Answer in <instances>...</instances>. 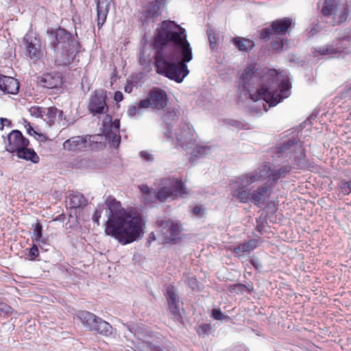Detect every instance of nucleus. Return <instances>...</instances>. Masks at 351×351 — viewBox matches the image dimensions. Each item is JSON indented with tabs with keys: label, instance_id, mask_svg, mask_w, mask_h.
I'll use <instances>...</instances> for the list:
<instances>
[{
	"label": "nucleus",
	"instance_id": "f257e3e1",
	"mask_svg": "<svg viewBox=\"0 0 351 351\" xmlns=\"http://www.w3.org/2000/svg\"><path fill=\"white\" fill-rule=\"evenodd\" d=\"M153 44L157 72L182 82L189 73L186 63L193 58L185 29L173 21H163L155 31Z\"/></svg>",
	"mask_w": 351,
	"mask_h": 351
},
{
	"label": "nucleus",
	"instance_id": "f03ea898",
	"mask_svg": "<svg viewBox=\"0 0 351 351\" xmlns=\"http://www.w3.org/2000/svg\"><path fill=\"white\" fill-rule=\"evenodd\" d=\"M102 206L107 208L108 219L105 233L126 245L138 241L143 235V222L141 217L126 211L120 202L108 196Z\"/></svg>",
	"mask_w": 351,
	"mask_h": 351
},
{
	"label": "nucleus",
	"instance_id": "7ed1b4c3",
	"mask_svg": "<svg viewBox=\"0 0 351 351\" xmlns=\"http://www.w3.org/2000/svg\"><path fill=\"white\" fill-rule=\"evenodd\" d=\"M275 71L264 77L263 82L260 88H256V93H252L254 84L258 81L255 75V66H247L239 80V88H243L250 94V99L254 101L263 100L269 104V106H274L282 99L289 97L291 84L287 80H282L279 75H274Z\"/></svg>",
	"mask_w": 351,
	"mask_h": 351
},
{
	"label": "nucleus",
	"instance_id": "20e7f679",
	"mask_svg": "<svg viewBox=\"0 0 351 351\" xmlns=\"http://www.w3.org/2000/svg\"><path fill=\"white\" fill-rule=\"evenodd\" d=\"M50 43L55 53V63L58 66H68L79 51L80 43L64 29L47 30Z\"/></svg>",
	"mask_w": 351,
	"mask_h": 351
},
{
	"label": "nucleus",
	"instance_id": "39448f33",
	"mask_svg": "<svg viewBox=\"0 0 351 351\" xmlns=\"http://www.w3.org/2000/svg\"><path fill=\"white\" fill-rule=\"evenodd\" d=\"M187 193L186 189L180 180L168 178L160 180L158 190L154 191V197L163 202L169 198L183 197Z\"/></svg>",
	"mask_w": 351,
	"mask_h": 351
},
{
	"label": "nucleus",
	"instance_id": "423d86ee",
	"mask_svg": "<svg viewBox=\"0 0 351 351\" xmlns=\"http://www.w3.org/2000/svg\"><path fill=\"white\" fill-rule=\"evenodd\" d=\"M270 171V167L267 165H263L261 168L250 172L248 173L243 174L236 178L234 182H232V194L234 197L236 198V193L239 191H250L247 187L258 181H261L265 178L269 176V171Z\"/></svg>",
	"mask_w": 351,
	"mask_h": 351
},
{
	"label": "nucleus",
	"instance_id": "0eeeda50",
	"mask_svg": "<svg viewBox=\"0 0 351 351\" xmlns=\"http://www.w3.org/2000/svg\"><path fill=\"white\" fill-rule=\"evenodd\" d=\"M275 154L277 158H282L285 160L293 158L295 162H298V159H302L305 156L302 142L294 137L276 147Z\"/></svg>",
	"mask_w": 351,
	"mask_h": 351
},
{
	"label": "nucleus",
	"instance_id": "6e6552de",
	"mask_svg": "<svg viewBox=\"0 0 351 351\" xmlns=\"http://www.w3.org/2000/svg\"><path fill=\"white\" fill-rule=\"evenodd\" d=\"M77 317L82 324L90 330L97 332L105 336H109L112 334V327L111 325L92 313L81 311L78 313Z\"/></svg>",
	"mask_w": 351,
	"mask_h": 351
},
{
	"label": "nucleus",
	"instance_id": "1a4fd4ad",
	"mask_svg": "<svg viewBox=\"0 0 351 351\" xmlns=\"http://www.w3.org/2000/svg\"><path fill=\"white\" fill-rule=\"evenodd\" d=\"M271 192V188L267 184H263L252 192L245 191H237L236 193V199L242 203L252 202L254 205L259 206L264 204L265 200L270 196Z\"/></svg>",
	"mask_w": 351,
	"mask_h": 351
},
{
	"label": "nucleus",
	"instance_id": "9d476101",
	"mask_svg": "<svg viewBox=\"0 0 351 351\" xmlns=\"http://www.w3.org/2000/svg\"><path fill=\"white\" fill-rule=\"evenodd\" d=\"M156 223L161 228V243H168L176 241V237L180 233L182 229L178 221H172L166 217H159Z\"/></svg>",
	"mask_w": 351,
	"mask_h": 351
},
{
	"label": "nucleus",
	"instance_id": "9b49d317",
	"mask_svg": "<svg viewBox=\"0 0 351 351\" xmlns=\"http://www.w3.org/2000/svg\"><path fill=\"white\" fill-rule=\"evenodd\" d=\"M292 19L288 17L274 21L270 27L264 28L261 31V38L269 40L274 36H284L291 28Z\"/></svg>",
	"mask_w": 351,
	"mask_h": 351
},
{
	"label": "nucleus",
	"instance_id": "f8f14e48",
	"mask_svg": "<svg viewBox=\"0 0 351 351\" xmlns=\"http://www.w3.org/2000/svg\"><path fill=\"white\" fill-rule=\"evenodd\" d=\"M164 0H152L141 8L139 14V20L143 25H147L155 22L161 14V6Z\"/></svg>",
	"mask_w": 351,
	"mask_h": 351
},
{
	"label": "nucleus",
	"instance_id": "ddd939ff",
	"mask_svg": "<svg viewBox=\"0 0 351 351\" xmlns=\"http://www.w3.org/2000/svg\"><path fill=\"white\" fill-rule=\"evenodd\" d=\"M166 298L168 303L169 309L173 318L181 324H184L182 319V312L184 309L180 301V298L176 288L173 286L167 287Z\"/></svg>",
	"mask_w": 351,
	"mask_h": 351
},
{
	"label": "nucleus",
	"instance_id": "4468645a",
	"mask_svg": "<svg viewBox=\"0 0 351 351\" xmlns=\"http://www.w3.org/2000/svg\"><path fill=\"white\" fill-rule=\"evenodd\" d=\"M106 92L104 90H95L89 98L88 110L93 115L105 114L108 110L106 104Z\"/></svg>",
	"mask_w": 351,
	"mask_h": 351
},
{
	"label": "nucleus",
	"instance_id": "2eb2a0df",
	"mask_svg": "<svg viewBox=\"0 0 351 351\" xmlns=\"http://www.w3.org/2000/svg\"><path fill=\"white\" fill-rule=\"evenodd\" d=\"M175 136L178 145L186 151L191 150L195 144L193 130L186 123L180 124Z\"/></svg>",
	"mask_w": 351,
	"mask_h": 351
},
{
	"label": "nucleus",
	"instance_id": "dca6fc26",
	"mask_svg": "<svg viewBox=\"0 0 351 351\" xmlns=\"http://www.w3.org/2000/svg\"><path fill=\"white\" fill-rule=\"evenodd\" d=\"M25 45V55L31 59L39 60L43 55L41 43L39 38L30 34H26L23 38Z\"/></svg>",
	"mask_w": 351,
	"mask_h": 351
},
{
	"label": "nucleus",
	"instance_id": "f3484780",
	"mask_svg": "<svg viewBox=\"0 0 351 351\" xmlns=\"http://www.w3.org/2000/svg\"><path fill=\"white\" fill-rule=\"evenodd\" d=\"M103 124L105 128L106 138L118 146L121 141V136L119 135L120 121L115 119L114 121H112L111 117L106 115Z\"/></svg>",
	"mask_w": 351,
	"mask_h": 351
},
{
	"label": "nucleus",
	"instance_id": "a211bd4d",
	"mask_svg": "<svg viewBox=\"0 0 351 351\" xmlns=\"http://www.w3.org/2000/svg\"><path fill=\"white\" fill-rule=\"evenodd\" d=\"M8 143L5 149L10 153H15L23 147L29 146V141L17 130H12L8 136Z\"/></svg>",
	"mask_w": 351,
	"mask_h": 351
},
{
	"label": "nucleus",
	"instance_id": "6ab92c4d",
	"mask_svg": "<svg viewBox=\"0 0 351 351\" xmlns=\"http://www.w3.org/2000/svg\"><path fill=\"white\" fill-rule=\"evenodd\" d=\"M38 84L48 89L57 88L63 83L62 75L58 72L44 73L38 77Z\"/></svg>",
	"mask_w": 351,
	"mask_h": 351
},
{
	"label": "nucleus",
	"instance_id": "aec40b11",
	"mask_svg": "<svg viewBox=\"0 0 351 351\" xmlns=\"http://www.w3.org/2000/svg\"><path fill=\"white\" fill-rule=\"evenodd\" d=\"M86 147L87 141L81 136L71 137L63 143V149L72 153L84 151Z\"/></svg>",
	"mask_w": 351,
	"mask_h": 351
},
{
	"label": "nucleus",
	"instance_id": "412c9836",
	"mask_svg": "<svg viewBox=\"0 0 351 351\" xmlns=\"http://www.w3.org/2000/svg\"><path fill=\"white\" fill-rule=\"evenodd\" d=\"M149 96L152 101V108L162 110L167 104V97L165 92L158 88L151 90Z\"/></svg>",
	"mask_w": 351,
	"mask_h": 351
},
{
	"label": "nucleus",
	"instance_id": "4be33fe9",
	"mask_svg": "<svg viewBox=\"0 0 351 351\" xmlns=\"http://www.w3.org/2000/svg\"><path fill=\"white\" fill-rule=\"evenodd\" d=\"M0 90L6 94L15 95L19 90V83L15 78L0 74Z\"/></svg>",
	"mask_w": 351,
	"mask_h": 351
},
{
	"label": "nucleus",
	"instance_id": "5701e85b",
	"mask_svg": "<svg viewBox=\"0 0 351 351\" xmlns=\"http://www.w3.org/2000/svg\"><path fill=\"white\" fill-rule=\"evenodd\" d=\"M112 0H96L97 27L101 29L106 22Z\"/></svg>",
	"mask_w": 351,
	"mask_h": 351
},
{
	"label": "nucleus",
	"instance_id": "b1692460",
	"mask_svg": "<svg viewBox=\"0 0 351 351\" xmlns=\"http://www.w3.org/2000/svg\"><path fill=\"white\" fill-rule=\"evenodd\" d=\"M348 6L346 3L334 6L332 12L328 16L333 15V25H339L344 22L348 16Z\"/></svg>",
	"mask_w": 351,
	"mask_h": 351
},
{
	"label": "nucleus",
	"instance_id": "393cba45",
	"mask_svg": "<svg viewBox=\"0 0 351 351\" xmlns=\"http://www.w3.org/2000/svg\"><path fill=\"white\" fill-rule=\"evenodd\" d=\"M15 153L19 158L31 161L34 164L38 163L40 160L39 156L35 151L32 148H28V146L23 147Z\"/></svg>",
	"mask_w": 351,
	"mask_h": 351
},
{
	"label": "nucleus",
	"instance_id": "a878e982",
	"mask_svg": "<svg viewBox=\"0 0 351 351\" xmlns=\"http://www.w3.org/2000/svg\"><path fill=\"white\" fill-rule=\"evenodd\" d=\"M258 241L256 239H252L247 242L240 243L237 247H234L233 252L238 256H242L245 252H250L258 247Z\"/></svg>",
	"mask_w": 351,
	"mask_h": 351
},
{
	"label": "nucleus",
	"instance_id": "bb28decb",
	"mask_svg": "<svg viewBox=\"0 0 351 351\" xmlns=\"http://www.w3.org/2000/svg\"><path fill=\"white\" fill-rule=\"evenodd\" d=\"M232 43L241 51H249L254 47V41L243 37H234Z\"/></svg>",
	"mask_w": 351,
	"mask_h": 351
},
{
	"label": "nucleus",
	"instance_id": "cd10ccee",
	"mask_svg": "<svg viewBox=\"0 0 351 351\" xmlns=\"http://www.w3.org/2000/svg\"><path fill=\"white\" fill-rule=\"evenodd\" d=\"M190 160L193 162L196 158H202L210 153V147L208 146L195 145L191 149Z\"/></svg>",
	"mask_w": 351,
	"mask_h": 351
},
{
	"label": "nucleus",
	"instance_id": "c85d7f7f",
	"mask_svg": "<svg viewBox=\"0 0 351 351\" xmlns=\"http://www.w3.org/2000/svg\"><path fill=\"white\" fill-rule=\"evenodd\" d=\"M87 201L84 196L80 193L72 194L70 196L71 208H81L86 205Z\"/></svg>",
	"mask_w": 351,
	"mask_h": 351
},
{
	"label": "nucleus",
	"instance_id": "c756f323",
	"mask_svg": "<svg viewBox=\"0 0 351 351\" xmlns=\"http://www.w3.org/2000/svg\"><path fill=\"white\" fill-rule=\"evenodd\" d=\"M43 226L39 222L36 223L33 232L32 239L37 243H45V240L42 237Z\"/></svg>",
	"mask_w": 351,
	"mask_h": 351
},
{
	"label": "nucleus",
	"instance_id": "7c9ffc66",
	"mask_svg": "<svg viewBox=\"0 0 351 351\" xmlns=\"http://www.w3.org/2000/svg\"><path fill=\"white\" fill-rule=\"evenodd\" d=\"M291 167L289 165H285L281 168H280L278 170L273 172L271 174V179L273 181H276L280 178L285 177L286 175L291 171Z\"/></svg>",
	"mask_w": 351,
	"mask_h": 351
},
{
	"label": "nucleus",
	"instance_id": "2f4dec72",
	"mask_svg": "<svg viewBox=\"0 0 351 351\" xmlns=\"http://www.w3.org/2000/svg\"><path fill=\"white\" fill-rule=\"evenodd\" d=\"M341 47H337L335 48L332 45H327L326 47H319L318 49H315L320 55H333L341 51Z\"/></svg>",
	"mask_w": 351,
	"mask_h": 351
},
{
	"label": "nucleus",
	"instance_id": "473e14b6",
	"mask_svg": "<svg viewBox=\"0 0 351 351\" xmlns=\"http://www.w3.org/2000/svg\"><path fill=\"white\" fill-rule=\"evenodd\" d=\"M287 42V40H285L284 39L274 40L271 43V46L274 50L280 52L288 49Z\"/></svg>",
	"mask_w": 351,
	"mask_h": 351
},
{
	"label": "nucleus",
	"instance_id": "72a5a7b5",
	"mask_svg": "<svg viewBox=\"0 0 351 351\" xmlns=\"http://www.w3.org/2000/svg\"><path fill=\"white\" fill-rule=\"evenodd\" d=\"M138 348L140 351H163L160 346L145 341L140 343Z\"/></svg>",
	"mask_w": 351,
	"mask_h": 351
},
{
	"label": "nucleus",
	"instance_id": "f704fd0d",
	"mask_svg": "<svg viewBox=\"0 0 351 351\" xmlns=\"http://www.w3.org/2000/svg\"><path fill=\"white\" fill-rule=\"evenodd\" d=\"M45 110V115L47 117V122L51 125L54 123L56 116L58 114V112H59V110L56 108V107H50Z\"/></svg>",
	"mask_w": 351,
	"mask_h": 351
},
{
	"label": "nucleus",
	"instance_id": "c9c22d12",
	"mask_svg": "<svg viewBox=\"0 0 351 351\" xmlns=\"http://www.w3.org/2000/svg\"><path fill=\"white\" fill-rule=\"evenodd\" d=\"M140 190L147 201L152 202V199L155 198L154 191L153 192L147 185L143 184L140 186Z\"/></svg>",
	"mask_w": 351,
	"mask_h": 351
},
{
	"label": "nucleus",
	"instance_id": "e433bc0d",
	"mask_svg": "<svg viewBox=\"0 0 351 351\" xmlns=\"http://www.w3.org/2000/svg\"><path fill=\"white\" fill-rule=\"evenodd\" d=\"M177 118L176 112L174 110H169L162 116V120L167 125H170L171 122Z\"/></svg>",
	"mask_w": 351,
	"mask_h": 351
},
{
	"label": "nucleus",
	"instance_id": "4c0bfd02",
	"mask_svg": "<svg viewBox=\"0 0 351 351\" xmlns=\"http://www.w3.org/2000/svg\"><path fill=\"white\" fill-rule=\"evenodd\" d=\"M206 34L208 35L210 48L212 50H214L217 47V38L215 36V30L211 27H208L207 29Z\"/></svg>",
	"mask_w": 351,
	"mask_h": 351
},
{
	"label": "nucleus",
	"instance_id": "58836bf2",
	"mask_svg": "<svg viewBox=\"0 0 351 351\" xmlns=\"http://www.w3.org/2000/svg\"><path fill=\"white\" fill-rule=\"evenodd\" d=\"M127 328L128 332H125V337L128 341H133L132 339V335L136 336L137 335V332L138 330V328L135 325H127L125 326Z\"/></svg>",
	"mask_w": 351,
	"mask_h": 351
},
{
	"label": "nucleus",
	"instance_id": "ea45409f",
	"mask_svg": "<svg viewBox=\"0 0 351 351\" xmlns=\"http://www.w3.org/2000/svg\"><path fill=\"white\" fill-rule=\"evenodd\" d=\"M334 1L335 0H325V5L322 9V12L324 16H328V15L332 12Z\"/></svg>",
	"mask_w": 351,
	"mask_h": 351
},
{
	"label": "nucleus",
	"instance_id": "a19ab883",
	"mask_svg": "<svg viewBox=\"0 0 351 351\" xmlns=\"http://www.w3.org/2000/svg\"><path fill=\"white\" fill-rule=\"evenodd\" d=\"M29 112L33 117L39 118L43 117L45 114V110L39 106H32L29 108Z\"/></svg>",
	"mask_w": 351,
	"mask_h": 351
},
{
	"label": "nucleus",
	"instance_id": "79ce46f5",
	"mask_svg": "<svg viewBox=\"0 0 351 351\" xmlns=\"http://www.w3.org/2000/svg\"><path fill=\"white\" fill-rule=\"evenodd\" d=\"M212 316L216 320H223L224 319H229L230 317L228 315H225L219 308H214L212 311Z\"/></svg>",
	"mask_w": 351,
	"mask_h": 351
},
{
	"label": "nucleus",
	"instance_id": "37998d69",
	"mask_svg": "<svg viewBox=\"0 0 351 351\" xmlns=\"http://www.w3.org/2000/svg\"><path fill=\"white\" fill-rule=\"evenodd\" d=\"M340 188L343 195H348L351 193V180L341 182Z\"/></svg>",
	"mask_w": 351,
	"mask_h": 351
},
{
	"label": "nucleus",
	"instance_id": "c03bdc74",
	"mask_svg": "<svg viewBox=\"0 0 351 351\" xmlns=\"http://www.w3.org/2000/svg\"><path fill=\"white\" fill-rule=\"evenodd\" d=\"M12 311V308L9 305L5 303H0V315H7L11 313Z\"/></svg>",
	"mask_w": 351,
	"mask_h": 351
},
{
	"label": "nucleus",
	"instance_id": "a18cd8bd",
	"mask_svg": "<svg viewBox=\"0 0 351 351\" xmlns=\"http://www.w3.org/2000/svg\"><path fill=\"white\" fill-rule=\"evenodd\" d=\"M140 108H138V105L130 106L128 110V115L130 117H134L136 114L140 113Z\"/></svg>",
	"mask_w": 351,
	"mask_h": 351
},
{
	"label": "nucleus",
	"instance_id": "49530a36",
	"mask_svg": "<svg viewBox=\"0 0 351 351\" xmlns=\"http://www.w3.org/2000/svg\"><path fill=\"white\" fill-rule=\"evenodd\" d=\"M38 250L36 245L34 244L29 250V256L30 260H34L38 256Z\"/></svg>",
	"mask_w": 351,
	"mask_h": 351
},
{
	"label": "nucleus",
	"instance_id": "de8ad7c7",
	"mask_svg": "<svg viewBox=\"0 0 351 351\" xmlns=\"http://www.w3.org/2000/svg\"><path fill=\"white\" fill-rule=\"evenodd\" d=\"M152 101L150 100V98H149V96L147 98V99H145L143 100H141L137 105H138V108H140V110L141 108H147L149 106L152 107Z\"/></svg>",
	"mask_w": 351,
	"mask_h": 351
},
{
	"label": "nucleus",
	"instance_id": "09e8293b",
	"mask_svg": "<svg viewBox=\"0 0 351 351\" xmlns=\"http://www.w3.org/2000/svg\"><path fill=\"white\" fill-rule=\"evenodd\" d=\"M192 213L197 217H202L204 214V209L201 206H195L192 209Z\"/></svg>",
	"mask_w": 351,
	"mask_h": 351
},
{
	"label": "nucleus",
	"instance_id": "8fccbe9b",
	"mask_svg": "<svg viewBox=\"0 0 351 351\" xmlns=\"http://www.w3.org/2000/svg\"><path fill=\"white\" fill-rule=\"evenodd\" d=\"M210 330L209 324H203L198 327L197 332L199 335H207Z\"/></svg>",
	"mask_w": 351,
	"mask_h": 351
},
{
	"label": "nucleus",
	"instance_id": "3c124183",
	"mask_svg": "<svg viewBox=\"0 0 351 351\" xmlns=\"http://www.w3.org/2000/svg\"><path fill=\"white\" fill-rule=\"evenodd\" d=\"M141 157L144 159L145 161L152 162L154 160V156L152 154H149L146 151H143L140 153Z\"/></svg>",
	"mask_w": 351,
	"mask_h": 351
},
{
	"label": "nucleus",
	"instance_id": "603ef678",
	"mask_svg": "<svg viewBox=\"0 0 351 351\" xmlns=\"http://www.w3.org/2000/svg\"><path fill=\"white\" fill-rule=\"evenodd\" d=\"M246 286L242 284H237L234 286L232 290L234 292L243 293L246 289Z\"/></svg>",
	"mask_w": 351,
	"mask_h": 351
},
{
	"label": "nucleus",
	"instance_id": "864d4df0",
	"mask_svg": "<svg viewBox=\"0 0 351 351\" xmlns=\"http://www.w3.org/2000/svg\"><path fill=\"white\" fill-rule=\"evenodd\" d=\"M100 217H101V210H100V209H97L93 215V217H92L93 221L99 225V221Z\"/></svg>",
	"mask_w": 351,
	"mask_h": 351
},
{
	"label": "nucleus",
	"instance_id": "5fc2aeb1",
	"mask_svg": "<svg viewBox=\"0 0 351 351\" xmlns=\"http://www.w3.org/2000/svg\"><path fill=\"white\" fill-rule=\"evenodd\" d=\"M250 263L256 269L262 267V264L258 259L252 258Z\"/></svg>",
	"mask_w": 351,
	"mask_h": 351
},
{
	"label": "nucleus",
	"instance_id": "6e6d98bb",
	"mask_svg": "<svg viewBox=\"0 0 351 351\" xmlns=\"http://www.w3.org/2000/svg\"><path fill=\"white\" fill-rule=\"evenodd\" d=\"M25 128L27 130V133L29 135L38 134V133L34 130V128L31 126L29 123H27L25 125Z\"/></svg>",
	"mask_w": 351,
	"mask_h": 351
},
{
	"label": "nucleus",
	"instance_id": "4d7b16f0",
	"mask_svg": "<svg viewBox=\"0 0 351 351\" xmlns=\"http://www.w3.org/2000/svg\"><path fill=\"white\" fill-rule=\"evenodd\" d=\"M114 99L117 102L122 101L123 99V93L120 91L115 92Z\"/></svg>",
	"mask_w": 351,
	"mask_h": 351
},
{
	"label": "nucleus",
	"instance_id": "13d9d810",
	"mask_svg": "<svg viewBox=\"0 0 351 351\" xmlns=\"http://www.w3.org/2000/svg\"><path fill=\"white\" fill-rule=\"evenodd\" d=\"M5 124H10V121L5 118H0V130H3Z\"/></svg>",
	"mask_w": 351,
	"mask_h": 351
},
{
	"label": "nucleus",
	"instance_id": "bf43d9fd",
	"mask_svg": "<svg viewBox=\"0 0 351 351\" xmlns=\"http://www.w3.org/2000/svg\"><path fill=\"white\" fill-rule=\"evenodd\" d=\"M164 134L167 139L171 138V130H169V127L167 128V131L164 132Z\"/></svg>",
	"mask_w": 351,
	"mask_h": 351
},
{
	"label": "nucleus",
	"instance_id": "052dcab7",
	"mask_svg": "<svg viewBox=\"0 0 351 351\" xmlns=\"http://www.w3.org/2000/svg\"><path fill=\"white\" fill-rule=\"evenodd\" d=\"M58 117H59V119H60L61 120H62V119H64V118L63 117V111H62V110H59V112H58Z\"/></svg>",
	"mask_w": 351,
	"mask_h": 351
},
{
	"label": "nucleus",
	"instance_id": "680f3d73",
	"mask_svg": "<svg viewBox=\"0 0 351 351\" xmlns=\"http://www.w3.org/2000/svg\"><path fill=\"white\" fill-rule=\"evenodd\" d=\"M125 92L130 93L132 91V86H130V85L126 86L125 87Z\"/></svg>",
	"mask_w": 351,
	"mask_h": 351
},
{
	"label": "nucleus",
	"instance_id": "e2e57ef3",
	"mask_svg": "<svg viewBox=\"0 0 351 351\" xmlns=\"http://www.w3.org/2000/svg\"><path fill=\"white\" fill-rule=\"evenodd\" d=\"M155 240H156L155 234L153 232H152L151 234L149 235V241H155Z\"/></svg>",
	"mask_w": 351,
	"mask_h": 351
},
{
	"label": "nucleus",
	"instance_id": "0e129e2a",
	"mask_svg": "<svg viewBox=\"0 0 351 351\" xmlns=\"http://www.w3.org/2000/svg\"><path fill=\"white\" fill-rule=\"evenodd\" d=\"M240 89H241V88ZM242 89H243L244 91H245V90H244L243 88H242ZM246 92H247V93H245V95H247V94H249V95L250 96V94L248 93V91H247V90H246Z\"/></svg>",
	"mask_w": 351,
	"mask_h": 351
},
{
	"label": "nucleus",
	"instance_id": "69168bd1",
	"mask_svg": "<svg viewBox=\"0 0 351 351\" xmlns=\"http://www.w3.org/2000/svg\"><path fill=\"white\" fill-rule=\"evenodd\" d=\"M240 89H241V88ZM242 89H243L244 91H245V90H244L243 88H242ZM246 92H247V93H245V95H247V94H249V95L250 96V94L248 93V91H247V90H246Z\"/></svg>",
	"mask_w": 351,
	"mask_h": 351
},
{
	"label": "nucleus",
	"instance_id": "338daca9",
	"mask_svg": "<svg viewBox=\"0 0 351 351\" xmlns=\"http://www.w3.org/2000/svg\"><path fill=\"white\" fill-rule=\"evenodd\" d=\"M38 136H39L40 137H43V135H42V134H38Z\"/></svg>",
	"mask_w": 351,
	"mask_h": 351
}]
</instances>
